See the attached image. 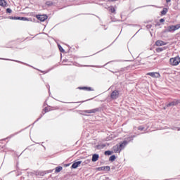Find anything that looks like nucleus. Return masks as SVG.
Here are the masks:
<instances>
[{
    "instance_id": "obj_8",
    "label": "nucleus",
    "mask_w": 180,
    "mask_h": 180,
    "mask_svg": "<svg viewBox=\"0 0 180 180\" xmlns=\"http://www.w3.org/2000/svg\"><path fill=\"white\" fill-rule=\"evenodd\" d=\"M167 44V43L164 42L162 40H158L156 42H155V45L156 46H165Z\"/></svg>"
},
{
    "instance_id": "obj_7",
    "label": "nucleus",
    "mask_w": 180,
    "mask_h": 180,
    "mask_svg": "<svg viewBox=\"0 0 180 180\" xmlns=\"http://www.w3.org/2000/svg\"><path fill=\"white\" fill-rule=\"evenodd\" d=\"M82 162V161H78L73 163L72 165V168H73L74 169H77V167H79V165H81Z\"/></svg>"
},
{
    "instance_id": "obj_25",
    "label": "nucleus",
    "mask_w": 180,
    "mask_h": 180,
    "mask_svg": "<svg viewBox=\"0 0 180 180\" xmlns=\"http://www.w3.org/2000/svg\"><path fill=\"white\" fill-rule=\"evenodd\" d=\"M138 129L140 130L141 131H143V130H144V127H139L138 128Z\"/></svg>"
},
{
    "instance_id": "obj_6",
    "label": "nucleus",
    "mask_w": 180,
    "mask_h": 180,
    "mask_svg": "<svg viewBox=\"0 0 180 180\" xmlns=\"http://www.w3.org/2000/svg\"><path fill=\"white\" fill-rule=\"evenodd\" d=\"M179 103V101L178 100H174V101L168 103L166 105L167 108H169V106H176Z\"/></svg>"
},
{
    "instance_id": "obj_1",
    "label": "nucleus",
    "mask_w": 180,
    "mask_h": 180,
    "mask_svg": "<svg viewBox=\"0 0 180 180\" xmlns=\"http://www.w3.org/2000/svg\"><path fill=\"white\" fill-rule=\"evenodd\" d=\"M127 145V141H124L120 145L115 146L113 147V150H114L115 153H120V151H122V150H123V148H124V147H126Z\"/></svg>"
},
{
    "instance_id": "obj_27",
    "label": "nucleus",
    "mask_w": 180,
    "mask_h": 180,
    "mask_svg": "<svg viewBox=\"0 0 180 180\" xmlns=\"http://www.w3.org/2000/svg\"><path fill=\"white\" fill-rule=\"evenodd\" d=\"M86 164H89V162H91V160H87L85 161Z\"/></svg>"
},
{
    "instance_id": "obj_22",
    "label": "nucleus",
    "mask_w": 180,
    "mask_h": 180,
    "mask_svg": "<svg viewBox=\"0 0 180 180\" xmlns=\"http://www.w3.org/2000/svg\"><path fill=\"white\" fill-rule=\"evenodd\" d=\"M46 5L48 6H51V5H53V1H46Z\"/></svg>"
},
{
    "instance_id": "obj_15",
    "label": "nucleus",
    "mask_w": 180,
    "mask_h": 180,
    "mask_svg": "<svg viewBox=\"0 0 180 180\" xmlns=\"http://www.w3.org/2000/svg\"><path fill=\"white\" fill-rule=\"evenodd\" d=\"M167 12H168V9L167 8H163V10L161 11V15H167Z\"/></svg>"
},
{
    "instance_id": "obj_31",
    "label": "nucleus",
    "mask_w": 180,
    "mask_h": 180,
    "mask_svg": "<svg viewBox=\"0 0 180 180\" xmlns=\"http://www.w3.org/2000/svg\"><path fill=\"white\" fill-rule=\"evenodd\" d=\"M83 89H86V87H84V88H83Z\"/></svg>"
},
{
    "instance_id": "obj_12",
    "label": "nucleus",
    "mask_w": 180,
    "mask_h": 180,
    "mask_svg": "<svg viewBox=\"0 0 180 180\" xmlns=\"http://www.w3.org/2000/svg\"><path fill=\"white\" fill-rule=\"evenodd\" d=\"M14 19H15L16 20H29V19H27V18H25V17H15Z\"/></svg>"
},
{
    "instance_id": "obj_11",
    "label": "nucleus",
    "mask_w": 180,
    "mask_h": 180,
    "mask_svg": "<svg viewBox=\"0 0 180 180\" xmlns=\"http://www.w3.org/2000/svg\"><path fill=\"white\" fill-rule=\"evenodd\" d=\"M98 171H106V169L109 171V169H110V167L109 166L101 167H98Z\"/></svg>"
},
{
    "instance_id": "obj_13",
    "label": "nucleus",
    "mask_w": 180,
    "mask_h": 180,
    "mask_svg": "<svg viewBox=\"0 0 180 180\" xmlns=\"http://www.w3.org/2000/svg\"><path fill=\"white\" fill-rule=\"evenodd\" d=\"M166 32H175V30L174 28V25H171L167 27Z\"/></svg>"
},
{
    "instance_id": "obj_24",
    "label": "nucleus",
    "mask_w": 180,
    "mask_h": 180,
    "mask_svg": "<svg viewBox=\"0 0 180 180\" xmlns=\"http://www.w3.org/2000/svg\"><path fill=\"white\" fill-rule=\"evenodd\" d=\"M162 50H164L162 48H158V49H156L158 53H160V51H162Z\"/></svg>"
},
{
    "instance_id": "obj_19",
    "label": "nucleus",
    "mask_w": 180,
    "mask_h": 180,
    "mask_svg": "<svg viewBox=\"0 0 180 180\" xmlns=\"http://www.w3.org/2000/svg\"><path fill=\"white\" fill-rule=\"evenodd\" d=\"M58 47L61 53H64V49L60 44L58 45Z\"/></svg>"
},
{
    "instance_id": "obj_9",
    "label": "nucleus",
    "mask_w": 180,
    "mask_h": 180,
    "mask_svg": "<svg viewBox=\"0 0 180 180\" xmlns=\"http://www.w3.org/2000/svg\"><path fill=\"white\" fill-rule=\"evenodd\" d=\"M98 112V108L84 110V113H96Z\"/></svg>"
},
{
    "instance_id": "obj_4",
    "label": "nucleus",
    "mask_w": 180,
    "mask_h": 180,
    "mask_svg": "<svg viewBox=\"0 0 180 180\" xmlns=\"http://www.w3.org/2000/svg\"><path fill=\"white\" fill-rule=\"evenodd\" d=\"M37 19H38L41 22H44V20L47 19V16L46 15H37Z\"/></svg>"
},
{
    "instance_id": "obj_28",
    "label": "nucleus",
    "mask_w": 180,
    "mask_h": 180,
    "mask_svg": "<svg viewBox=\"0 0 180 180\" xmlns=\"http://www.w3.org/2000/svg\"><path fill=\"white\" fill-rule=\"evenodd\" d=\"M167 4L171 2V0H166Z\"/></svg>"
},
{
    "instance_id": "obj_32",
    "label": "nucleus",
    "mask_w": 180,
    "mask_h": 180,
    "mask_svg": "<svg viewBox=\"0 0 180 180\" xmlns=\"http://www.w3.org/2000/svg\"><path fill=\"white\" fill-rule=\"evenodd\" d=\"M178 130H180V128Z\"/></svg>"
},
{
    "instance_id": "obj_14",
    "label": "nucleus",
    "mask_w": 180,
    "mask_h": 180,
    "mask_svg": "<svg viewBox=\"0 0 180 180\" xmlns=\"http://www.w3.org/2000/svg\"><path fill=\"white\" fill-rule=\"evenodd\" d=\"M7 3L5 0H0V6H6Z\"/></svg>"
},
{
    "instance_id": "obj_30",
    "label": "nucleus",
    "mask_w": 180,
    "mask_h": 180,
    "mask_svg": "<svg viewBox=\"0 0 180 180\" xmlns=\"http://www.w3.org/2000/svg\"><path fill=\"white\" fill-rule=\"evenodd\" d=\"M66 167H70V165H66Z\"/></svg>"
},
{
    "instance_id": "obj_18",
    "label": "nucleus",
    "mask_w": 180,
    "mask_h": 180,
    "mask_svg": "<svg viewBox=\"0 0 180 180\" xmlns=\"http://www.w3.org/2000/svg\"><path fill=\"white\" fill-rule=\"evenodd\" d=\"M174 31L178 30V29H180V24L174 25Z\"/></svg>"
},
{
    "instance_id": "obj_10",
    "label": "nucleus",
    "mask_w": 180,
    "mask_h": 180,
    "mask_svg": "<svg viewBox=\"0 0 180 180\" xmlns=\"http://www.w3.org/2000/svg\"><path fill=\"white\" fill-rule=\"evenodd\" d=\"M98 159H99V155L94 154L93 155L91 160L93 161V162H96V161H98Z\"/></svg>"
},
{
    "instance_id": "obj_20",
    "label": "nucleus",
    "mask_w": 180,
    "mask_h": 180,
    "mask_svg": "<svg viewBox=\"0 0 180 180\" xmlns=\"http://www.w3.org/2000/svg\"><path fill=\"white\" fill-rule=\"evenodd\" d=\"M105 155H112V152L110 150H107L105 152Z\"/></svg>"
},
{
    "instance_id": "obj_2",
    "label": "nucleus",
    "mask_w": 180,
    "mask_h": 180,
    "mask_svg": "<svg viewBox=\"0 0 180 180\" xmlns=\"http://www.w3.org/2000/svg\"><path fill=\"white\" fill-rule=\"evenodd\" d=\"M169 63L171 65H179L180 63V57L179 56H176L174 58H171L169 59Z\"/></svg>"
},
{
    "instance_id": "obj_5",
    "label": "nucleus",
    "mask_w": 180,
    "mask_h": 180,
    "mask_svg": "<svg viewBox=\"0 0 180 180\" xmlns=\"http://www.w3.org/2000/svg\"><path fill=\"white\" fill-rule=\"evenodd\" d=\"M111 98L112 99H117L119 98V91H114L111 94Z\"/></svg>"
},
{
    "instance_id": "obj_16",
    "label": "nucleus",
    "mask_w": 180,
    "mask_h": 180,
    "mask_svg": "<svg viewBox=\"0 0 180 180\" xmlns=\"http://www.w3.org/2000/svg\"><path fill=\"white\" fill-rule=\"evenodd\" d=\"M61 171H63V167H57L56 168V170H55V172H61Z\"/></svg>"
},
{
    "instance_id": "obj_23",
    "label": "nucleus",
    "mask_w": 180,
    "mask_h": 180,
    "mask_svg": "<svg viewBox=\"0 0 180 180\" xmlns=\"http://www.w3.org/2000/svg\"><path fill=\"white\" fill-rule=\"evenodd\" d=\"M6 12L7 13H12V10L11 8H7Z\"/></svg>"
},
{
    "instance_id": "obj_3",
    "label": "nucleus",
    "mask_w": 180,
    "mask_h": 180,
    "mask_svg": "<svg viewBox=\"0 0 180 180\" xmlns=\"http://www.w3.org/2000/svg\"><path fill=\"white\" fill-rule=\"evenodd\" d=\"M146 75H150V77H152V78H160L161 77V75H160L158 72H148L146 74Z\"/></svg>"
},
{
    "instance_id": "obj_26",
    "label": "nucleus",
    "mask_w": 180,
    "mask_h": 180,
    "mask_svg": "<svg viewBox=\"0 0 180 180\" xmlns=\"http://www.w3.org/2000/svg\"><path fill=\"white\" fill-rule=\"evenodd\" d=\"M163 22H165V20H164V18H161V19L160 20V23H163Z\"/></svg>"
},
{
    "instance_id": "obj_17",
    "label": "nucleus",
    "mask_w": 180,
    "mask_h": 180,
    "mask_svg": "<svg viewBox=\"0 0 180 180\" xmlns=\"http://www.w3.org/2000/svg\"><path fill=\"white\" fill-rule=\"evenodd\" d=\"M109 11H110L112 12V13H115V12H116V10L115 9V7H113V6L109 7Z\"/></svg>"
},
{
    "instance_id": "obj_29",
    "label": "nucleus",
    "mask_w": 180,
    "mask_h": 180,
    "mask_svg": "<svg viewBox=\"0 0 180 180\" xmlns=\"http://www.w3.org/2000/svg\"><path fill=\"white\" fill-rule=\"evenodd\" d=\"M88 91H91V88H89V89H88Z\"/></svg>"
},
{
    "instance_id": "obj_21",
    "label": "nucleus",
    "mask_w": 180,
    "mask_h": 180,
    "mask_svg": "<svg viewBox=\"0 0 180 180\" xmlns=\"http://www.w3.org/2000/svg\"><path fill=\"white\" fill-rule=\"evenodd\" d=\"M116 160V156L112 155L110 157V161H115Z\"/></svg>"
}]
</instances>
